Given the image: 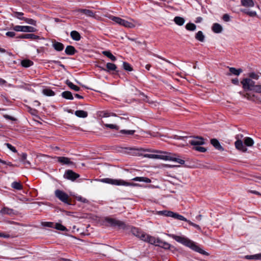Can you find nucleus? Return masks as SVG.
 I'll use <instances>...</instances> for the list:
<instances>
[{
    "mask_svg": "<svg viewBox=\"0 0 261 261\" xmlns=\"http://www.w3.org/2000/svg\"><path fill=\"white\" fill-rule=\"evenodd\" d=\"M169 236L175 240L177 242L180 243L181 244L191 248L192 250L196 252L206 256L209 255V253L208 252L203 250L198 245H197L195 243L186 237L183 236H179L174 234H169Z\"/></svg>",
    "mask_w": 261,
    "mask_h": 261,
    "instance_id": "1",
    "label": "nucleus"
},
{
    "mask_svg": "<svg viewBox=\"0 0 261 261\" xmlns=\"http://www.w3.org/2000/svg\"><path fill=\"white\" fill-rule=\"evenodd\" d=\"M244 91H252L254 92L261 93V85L255 84V82L249 78L244 79L241 81Z\"/></svg>",
    "mask_w": 261,
    "mask_h": 261,
    "instance_id": "2",
    "label": "nucleus"
},
{
    "mask_svg": "<svg viewBox=\"0 0 261 261\" xmlns=\"http://www.w3.org/2000/svg\"><path fill=\"white\" fill-rule=\"evenodd\" d=\"M104 220L106 225L107 226L117 227L119 229H124L126 227L125 224L123 221L115 218L107 217L105 218Z\"/></svg>",
    "mask_w": 261,
    "mask_h": 261,
    "instance_id": "3",
    "label": "nucleus"
},
{
    "mask_svg": "<svg viewBox=\"0 0 261 261\" xmlns=\"http://www.w3.org/2000/svg\"><path fill=\"white\" fill-rule=\"evenodd\" d=\"M100 181L102 182L118 186L121 185L125 186L135 187L139 185L137 184L126 182L122 179H113L109 178H102L100 179Z\"/></svg>",
    "mask_w": 261,
    "mask_h": 261,
    "instance_id": "4",
    "label": "nucleus"
},
{
    "mask_svg": "<svg viewBox=\"0 0 261 261\" xmlns=\"http://www.w3.org/2000/svg\"><path fill=\"white\" fill-rule=\"evenodd\" d=\"M148 243L156 246H159L165 249H169L171 247V245L170 244L161 240L159 238H155L152 236H150V237H149V240H148Z\"/></svg>",
    "mask_w": 261,
    "mask_h": 261,
    "instance_id": "5",
    "label": "nucleus"
},
{
    "mask_svg": "<svg viewBox=\"0 0 261 261\" xmlns=\"http://www.w3.org/2000/svg\"><path fill=\"white\" fill-rule=\"evenodd\" d=\"M55 196L64 203L70 204L69 197L67 194L60 190H56L55 192Z\"/></svg>",
    "mask_w": 261,
    "mask_h": 261,
    "instance_id": "6",
    "label": "nucleus"
},
{
    "mask_svg": "<svg viewBox=\"0 0 261 261\" xmlns=\"http://www.w3.org/2000/svg\"><path fill=\"white\" fill-rule=\"evenodd\" d=\"M153 152H160L161 153L164 154V158H166V159H164V160L165 161H172L174 162H175L176 163H178L180 164L183 165L185 164V162L184 160L178 158L176 156V155H171L170 153H167V152H160L158 150H153L152 151Z\"/></svg>",
    "mask_w": 261,
    "mask_h": 261,
    "instance_id": "7",
    "label": "nucleus"
},
{
    "mask_svg": "<svg viewBox=\"0 0 261 261\" xmlns=\"http://www.w3.org/2000/svg\"><path fill=\"white\" fill-rule=\"evenodd\" d=\"M132 232L134 236L147 243L149 240V237L151 236L144 232L140 231L138 228L135 227L132 229Z\"/></svg>",
    "mask_w": 261,
    "mask_h": 261,
    "instance_id": "8",
    "label": "nucleus"
},
{
    "mask_svg": "<svg viewBox=\"0 0 261 261\" xmlns=\"http://www.w3.org/2000/svg\"><path fill=\"white\" fill-rule=\"evenodd\" d=\"M112 20L115 22L116 23L124 26L126 28H133L135 27V25L132 22H130L127 20H125L124 19H121L120 17L113 16L112 18Z\"/></svg>",
    "mask_w": 261,
    "mask_h": 261,
    "instance_id": "9",
    "label": "nucleus"
},
{
    "mask_svg": "<svg viewBox=\"0 0 261 261\" xmlns=\"http://www.w3.org/2000/svg\"><path fill=\"white\" fill-rule=\"evenodd\" d=\"M12 29L16 32L33 33L37 31L36 28L31 26L15 25L13 26Z\"/></svg>",
    "mask_w": 261,
    "mask_h": 261,
    "instance_id": "10",
    "label": "nucleus"
},
{
    "mask_svg": "<svg viewBox=\"0 0 261 261\" xmlns=\"http://www.w3.org/2000/svg\"><path fill=\"white\" fill-rule=\"evenodd\" d=\"M80 177V175L71 170H67L64 175V177L71 181H74Z\"/></svg>",
    "mask_w": 261,
    "mask_h": 261,
    "instance_id": "11",
    "label": "nucleus"
},
{
    "mask_svg": "<svg viewBox=\"0 0 261 261\" xmlns=\"http://www.w3.org/2000/svg\"><path fill=\"white\" fill-rule=\"evenodd\" d=\"M57 162L61 164L67 165H74V163L70 161V159L67 157L65 156H56Z\"/></svg>",
    "mask_w": 261,
    "mask_h": 261,
    "instance_id": "12",
    "label": "nucleus"
},
{
    "mask_svg": "<svg viewBox=\"0 0 261 261\" xmlns=\"http://www.w3.org/2000/svg\"><path fill=\"white\" fill-rule=\"evenodd\" d=\"M189 143L193 146H198L204 144V139L201 137H195L189 141Z\"/></svg>",
    "mask_w": 261,
    "mask_h": 261,
    "instance_id": "13",
    "label": "nucleus"
},
{
    "mask_svg": "<svg viewBox=\"0 0 261 261\" xmlns=\"http://www.w3.org/2000/svg\"><path fill=\"white\" fill-rule=\"evenodd\" d=\"M236 139H237V140L234 143L236 148L243 152L247 151V149L244 145L243 142L240 139H239V135L237 136Z\"/></svg>",
    "mask_w": 261,
    "mask_h": 261,
    "instance_id": "14",
    "label": "nucleus"
},
{
    "mask_svg": "<svg viewBox=\"0 0 261 261\" xmlns=\"http://www.w3.org/2000/svg\"><path fill=\"white\" fill-rule=\"evenodd\" d=\"M0 214L2 215H8L12 216L16 214L15 211L8 207H4L1 211Z\"/></svg>",
    "mask_w": 261,
    "mask_h": 261,
    "instance_id": "15",
    "label": "nucleus"
},
{
    "mask_svg": "<svg viewBox=\"0 0 261 261\" xmlns=\"http://www.w3.org/2000/svg\"><path fill=\"white\" fill-rule=\"evenodd\" d=\"M75 11L82 13L85 15L90 17H93L94 16L93 12L88 9H79L75 10Z\"/></svg>",
    "mask_w": 261,
    "mask_h": 261,
    "instance_id": "16",
    "label": "nucleus"
},
{
    "mask_svg": "<svg viewBox=\"0 0 261 261\" xmlns=\"http://www.w3.org/2000/svg\"><path fill=\"white\" fill-rule=\"evenodd\" d=\"M53 46L54 48L58 51H61L63 50L64 47L63 44L56 41L53 42Z\"/></svg>",
    "mask_w": 261,
    "mask_h": 261,
    "instance_id": "17",
    "label": "nucleus"
},
{
    "mask_svg": "<svg viewBox=\"0 0 261 261\" xmlns=\"http://www.w3.org/2000/svg\"><path fill=\"white\" fill-rule=\"evenodd\" d=\"M211 143L215 147V148L219 150H223L224 149L220 145L218 140L216 139H212L211 140Z\"/></svg>",
    "mask_w": 261,
    "mask_h": 261,
    "instance_id": "18",
    "label": "nucleus"
},
{
    "mask_svg": "<svg viewBox=\"0 0 261 261\" xmlns=\"http://www.w3.org/2000/svg\"><path fill=\"white\" fill-rule=\"evenodd\" d=\"M106 69L102 68V70L107 72H109L111 71H115L117 68L116 65L112 63H108L106 65Z\"/></svg>",
    "mask_w": 261,
    "mask_h": 261,
    "instance_id": "19",
    "label": "nucleus"
},
{
    "mask_svg": "<svg viewBox=\"0 0 261 261\" xmlns=\"http://www.w3.org/2000/svg\"><path fill=\"white\" fill-rule=\"evenodd\" d=\"M76 51V50L74 47L71 45H68L65 50V53L70 56L73 55Z\"/></svg>",
    "mask_w": 261,
    "mask_h": 261,
    "instance_id": "20",
    "label": "nucleus"
},
{
    "mask_svg": "<svg viewBox=\"0 0 261 261\" xmlns=\"http://www.w3.org/2000/svg\"><path fill=\"white\" fill-rule=\"evenodd\" d=\"M145 157H147L150 159H166L164 158V154H146L144 155Z\"/></svg>",
    "mask_w": 261,
    "mask_h": 261,
    "instance_id": "21",
    "label": "nucleus"
},
{
    "mask_svg": "<svg viewBox=\"0 0 261 261\" xmlns=\"http://www.w3.org/2000/svg\"><path fill=\"white\" fill-rule=\"evenodd\" d=\"M17 18L24 21L26 23L33 25H36V21L34 19H33L32 18H28L26 17H19V16H17Z\"/></svg>",
    "mask_w": 261,
    "mask_h": 261,
    "instance_id": "22",
    "label": "nucleus"
},
{
    "mask_svg": "<svg viewBox=\"0 0 261 261\" xmlns=\"http://www.w3.org/2000/svg\"><path fill=\"white\" fill-rule=\"evenodd\" d=\"M33 62L29 59H24L22 60L21 61V65L25 68H28L30 66H32L33 65Z\"/></svg>",
    "mask_w": 261,
    "mask_h": 261,
    "instance_id": "23",
    "label": "nucleus"
},
{
    "mask_svg": "<svg viewBox=\"0 0 261 261\" xmlns=\"http://www.w3.org/2000/svg\"><path fill=\"white\" fill-rule=\"evenodd\" d=\"M212 29L213 31L215 33H220L222 31V26L218 23H214Z\"/></svg>",
    "mask_w": 261,
    "mask_h": 261,
    "instance_id": "24",
    "label": "nucleus"
},
{
    "mask_svg": "<svg viewBox=\"0 0 261 261\" xmlns=\"http://www.w3.org/2000/svg\"><path fill=\"white\" fill-rule=\"evenodd\" d=\"M70 36L71 38L75 41H79L81 38L80 33L76 31H71Z\"/></svg>",
    "mask_w": 261,
    "mask_h": 261,
    "instance_id": "25",
    "label": "nucleus"
},
{
    "mask_svg": "<svg viewBox=\"0 0 261 261\" xmlns=\"http://www.w3.org/2000/svg\"><path fill=\"white\" fill-rule=\"evenodd\" d=\"M132 180L137 181H142L146 183H150L151 180L150 179L146 177H136L132 179Z\"/></svg>",
    "mask_w": 261,
    "mask_h": 261,
    "instance_id": "26",
    "label": "nucleus"
},
{
    "mask_svg": "<svg viewBox=\"0 0 261 261\" xmlns=\"http://www.w3.org/2000/svg\"><path fill=\"white\" fill-rule=\"evenodd\" d=\"M75 115L80 118H86L88 116V113L83 110H77L75 112Z\"/></svg>",
    "mask_w": 261,
    "mask_h": 261,
    "instance_id": "27",
    "label": "nucleus"
},
{
    "mask_svg": "<svg viewBox=\"0 0 261 261\" xmlns=\"http://www.w3.org/2000/svg\"><path fill=\"white\" fill-rule=\"evenodd\" d=\"M245 258L247 259L261 260V253L254 255H247L245 256Z\"/></svg>",
    "mask_w": 261,
    "mask_h": 261,
    "instance_id": "28",
    "label": "nucleus"
},
{
    "mask_svg": "<svg viewBox=\"0 0 261 261\" xmlns=\"http://www.w3.org/2000/svg\"><path fill=\"white\" fill-rule=\"evenodd\" d=\"M174 21L176 24L181 26L184 24L185 20L181 17L176 16L174 18Z\"/></svg>",
    "mask_w": 261,
    "mask_h": 261,
    "instance_id": "29",
    "label": "nucleus"
},
{
    "mask_svg": "<svg viewBox=\"0 0 261 261\" xmlns=\"http://www.w3.org/2000/svg\"><path fill=\"white\" fill-rule=\"evenodd\" d=\"M66 84L71 89L75 91H79L80 89V88L79 87L74 85L72 82H71L68 80H66Z\"/></svg>",
    "mask_w": 261,
    "mask_h": 261,
    "instance_id": "30",
    "label": "nucleus"
},
{
    "mask_svg": "<svg viewBox=\"0 0 261 261\" xmlns=\"http://www.w3.org/2000/svg\"><path fill=\"white\" fill-rule=\"evenodd\" d=\"M62 96L63 98L67 99H69V100L73 99V97L72 96L71 92L70 91H68L63 92L62 93Z\"/></svg>",
    "mask_w": 261,
    "mask_h": 261,
    "instance_id": "31",
    "label": "nucleus"
},
{
    "mask_svg": "<svg viewBox=\"0 0 261 261\" xmlns=\"http://www.w3.org/2000/svg\"><path fill=\"white\" fill-rule=\"evenodd\" d=\"M171 217L177 220L184 221L185 222H186V221H187V219L185 217H184L183 216L180 215L178 214V213H174L173 212L172 216Z\"/></svg>",
    "mask_w": 261,
    "mask_h": 261,
    "instance_id": "32",
    "label": "nucleus"
},
{
    "mask_svg": "<svg viewBox=\"0 0 261 261\" xmlns=\"http://www.w3.org/2000/svg\"><path fill=\"white\" fill-rule=\"evenodd\" d=\"M241 4L243 6L247 7H251L254 6L252 0H241Z\"/></svg>",
    "mask_w": 261,
    "mask_h": 261,
    "instance_id": "33",
    "label": "nucleus"
},
{
    "mask_svg": "<svg viewBox=\"0 0 261 261\" xmlns=\"http://www.w3.org/2000/svg\"><path fill=\"white\" fill-rule=\"evenodd\" d=\"M195 38L200 42H203L204 41L205 37L202 32L199 31L196 34Z\"/></svg>",
    "mask_w": 261,
    "mask_h": 261,
    "instance_id": "34",
    "label": "nucleus"
},
{
    "mask_svg": "<svg viewBox=\"0 0 261 261\" xmlns=\"http://www.w3.org/2000/svg\"><path fill=\"white\" fill-rule=\"evenodd\" d=\"M229 70L231 74L235 75H239L242 72L241 68L237 69L234 67H229Z\"/></svg>",
    "mask_w": 261,
    "mask_h": 261,
    "instance_id": "35",
    "label": "nucleus"
},
{
    "mask_svg": "<svg viewBox=\"0 0 261 261\" xmlns=\"http://www.w3.org/2000/svg\"><path fill=\"white\" fill-rule=\"evenodd\" d=\"M102 53L103 55L110 58L112 61L116 60V58L110 51H103Z\"/></svg>",
    "mask_w": 261,
    "mask_h": 261,
    "instance_id": "36",
    "label": "nucleus"
},
{
    "mask_svg": "<svg viewBox=\"0 0 261 261\" xmlns=\"http://www.w3.org/2000/svg\"><path fill=\"white\" fill-rule=\"evenodd\" d=\"M23 37H25V39H30L32 40H36L40 38L39 36L36 35L34 34H24Z\"/></svg>",
    "mask_w": 261,
    "mask_h": 261,
    "instance_id": "37",
    "label": "nucleus"
},
{
    "mask_svg": "<svg viewBox=\"0 0 261 261\" xmlns=\"http://www.w3.org/2000/svg\"><path fill=\"white\" fill-rule=\"evenodd\" d=\"M244 144L247 146H252L254 144V141L250 137H246L244 139Z\"/></svg>",
    "mask_w": 261,
    "mask_h": 261,
    "instance_id": "38",
    "label": "nucleus"
},
{
    "mask_svg": "<svg viewBox=\"0 0 261 261\" xmlns=\"http://www.w3.org/2000/svg\"><path fill=\"white\" fill-rule=\"evenodd\" d=\"M11 187L16 190H20L22 189V186L20 182L14 181L11 184Z\"/></svg>",
    "mask_w": 261,
    "mask_h": 261,
    "instance_id": "39",
    "label": "nucleus"
},
{
    "mask_svg": "<svg viewBox=\"0 0 261 261\" xmlns=\"http://www.w3.org/2000/svg\"><path fill=\"white\" fill-rule=\"evenodd\" d=\"M240 94L242 95V96L243 97L247 98L248 100H254V97L255 95L253 94H251L249 93H242L240 92Z\"/></svg>",
    "mask_w": 261,
    "mask_h": 261,
    "instance_id": "40",
    "label": "nucleus"
},
{
    "mask_svg": "<svg viewBox=\"0 0 261 261\" xmlns=\"http://www.w3.org/2000/svg\"><path fill=\"white\" fill-rule=\"evenodd\" d=\"M43 93L47 96H54L55 93V92L50 89H44L42 91Z\"/></svg>",
    "mask_w": 261,
    "mask_h": 261,
    "instance_id": "41",
    "label": "nucleus"
},
{
    "mask_svg": "<svg viewBox=\"0 0 261 261\" xmlns=\"http://www.w3.org/2000/svg\"><path fill=\"white\" fill-rule=\"evenodd\" d=\"M135 133V130H125V129H121L120 130V133L122 134H124L126 135H133Z\"/></svg>",
    "mask_w": 261,
    "mask_h": 261,
    "instance_id": "42",
    "label": "nucleus"
},
{
    "mask_svg": "<svg viewBox=\"0 0 261 261\" xmlns=\"http://www.w3.org/2000/svg\"><path fill=\"white\" fill-rule=\"evenodd\" d=\"M196 26L193 23H188L186 25V29L188 31H193L196 29Z\"/></svg>",
    "mask_w": 261,
    "mask_h": 261,
    "instance_id": "43",
    "label": "nucleus"
},
{
    "mask_svg": "<svg viewBox=\"0 0 261 261\" xmlns=\"http://www.w3.org/2000/svg\"><path fill=\"white\" fill-rule=\"evenodd\" d=\"M54 228L61 231H65L67 230L66 228L64 226L60 223H55Z\"/></svg>",
    "mask_w": 261,
    "mask_h": 261,
    "instance_id": "44",
    "label": "nucleus"
},
{
    "mask_svg": "<svg viewBox=\"0 0 261 261\" xmlns=\"http://www.w3.org/2000/svg\"><path fill=\"white\" fill-rule=\"evenodd\" d=\"M123 67L124 69L126 71H131L133 70V68L130 65L129 63L125 62H124L123 63Z\"/></svg>",
    "mask_w": 261,
    "mask_h": 261,
    "instance_id": "45",
    "label": "nucleus"
},
{
    "mask_svg": "<svg viewBox=\"0 0 261 261\" xmlns=\"http://www.w3.org/2000/svg\"><path fill=\"white\" fill-rule=\"evenodd\" d=\"M41 225L44 227L54 228L55 223L50 222H42Z\"/></svg>",
    "mask_w": 261,
    "mask_h": 261,
    "instance_id": "46",
    "label": "nucleus"
},
{
    "mask_svg": "<svg viewBox=\"0 0 261 261\" xmlns=\"http://www.w3.org/2000/svg\"><path fill=\"white\" fill-rule=\"evenodd\" d=\"M241 11V12L248 15L250 16H254L256 14L255 11H249L246 9H242Z\"/></svg>",
    "mask_w": 261,
    "mask_h": 261,
    "instance_id": "47",
    "label": "nucleus"
},
{
    "mask_svg": "<svg viewBox=\"0 0 261 261\" xmlns=\"http://www.w3.org/2000/svg\"><path fill=\"white\" fill-rule=\"evenodd\" d=\"M105 126L111 129H113L115 130H118L119 129V126L116 125V124H105Z\"/></svg>",
    "mask_w": 261,
    "mask_h": 261,
    "instance_id": "48",
    "label": "nucleus"
},
{
    "mask_svg": "<svg viewBox=\"0 0 261 261\" xmlns=\"http://www.w3.org/2000/svg\"><path fill=\"white\" fill-rule=\"evenodd\" d=\"M159 213L162 214L165 216L171 217L172 216L173 212L169 211H160L159 212Z\"/></svg>",
    "mask_w": 261,
    "mask_h": 261,
    "instance_id": "49",
    "label": "nucleus"
},
{
    "mask_svg": "<svg viewBox=\"0 0 261 261\" xmlns=\"http://www.w3.org/2000/svg\"><path fill=\"white\" fill-rule=\"evenodd\" d=\"M194 149L197 151H198L200 152H205L206 151L205 148L201 146H195L194 147Z\"/></svg>",
    "mask_w": 261,
    "mask_h": 261,
    "instance_id": "50",
    "label": "nucleus"
},
{
    "mask_svg": "<svg viewBox=\"0 0 261 261\" xmlns=\"http://www.w3.org/2000/svg\"><path fill=\"white\" fill-rule=\"evenodd\" d=\"M5 145L13 152L16 153L17 152V150L15 147L12 146L11 144L9 143H5Z\"/></svg>",
    "mask_w": 261,
    "mask_h": 261,
    "instance_id": "51",
    "label": "nucleus"
},
{
    "mask_svg": "<svg viewBox=\"0 0 261 261\" xmlns=\"http://www.w3.org/2000/svg\"><path fill=\"white\" fill-rule=\"evenodd\" d=\"M186 222H188L190 225L194 227L195 228H196L198 230H201V228L199 226V225L193 223L192 222H191V221H190V220H189L188 219H187V221H186Z\"/></svg>",
    "mask_w": 261,
    "mask_h": 261,
    "instance_id": "52",
    "label": "nucleus"
},
{
    "mask_svg": "<svg viewBox=\"0 0 261 261\" xmlns=\"http://www.w3.org/2000/svg\"><path fill=\"white\" fill-rule=\"evenodd\" d=\"M249 76L253 79L258 80L259 78V75L256 74L254 72H251L249 74Z\"/></svg>",
    "mask_w": 261,
    "mask_h": 261,
    "instance_id": "53",
    "label": "nucleus"
},
{
    "mask_svg": "<svg viewBox=\"0 0 261 261\" xmlns=\"http://www.w3.org/2000/svg\"><path fill=\"white\" fill-rule=\"evenodd\" d=\"M0 163L3 164L4 165H7L10 167H14L15 166V165H14L11 162H7L6 161L2 160L1 159H0Z\"/></svg>",
    "mask_w": 261,
    "mask_h": 261,
    "instance_id": "54",
    "label": "nucleus"
},
{
    "mask_svg": "<svg viewBox=\"0 0 261 261\" xmlns=\"http://www.w3.org/2000/svg\"><path fill=\"white\" fill-rule=\"evenodd\" d=\"M222 18H223V20L226 22H228L230 20V16L227 14H224Z\"/></svg>",
    "mask_w": 261,
    "mask_h": 261,
    "instance_id": "55",
    "label": "nucleus"
},
{
    "mask_svg": "<svg viewBox=\"0 0 261 261\" xmlns=\"http://www.w3.org/2000/svg\"><path fill=\"white\" fill-rule=\"evenodd\" d=\"M6 35L7 37L13 38L15 36L16 34L14 32H8L6 33Z\"/></svg>",
    "mask_w": 261,
    "mask_h": 261,
    "instance_id": "56",
    "label": "nucleus"
},
{
    "mask_svg": "<svg viewBox=\"0 0 261 261\" xmlns=\"http://www.w3.org/2000/svg\"><path fill=\"white\" fill-rule=\"evenodd\" d=\"M77 200L79 201H81L83 203H87L88 202V200L85 198H83L81 196L77 197Z\"/></svg>",
    "mask_w": 261,
    "mask_h": 261,
    "instance_id": "57",
    "label": "nucleus"
},
{
    "mask_svg": "<svg viewBox=\"0 0 261 261\" xmlns=\"http://www.w3.org/2000/svg\"><path fill=\"white\" fill-rule=\"evenodd\" d=\"M4 117L7 119L12 120V121H14L16 120L15 118H14V117H13L11 116L8 115H5Z\"/></svg>",
    "mask_w": 261,
    "mask_h": 261,
    "instance_id": "58",
    "label": "nucleus"
},
{
    "mask_svg": "<svg viewBox=\"0 0 261 261\" xmlns=\"http://www.w3.org/2000/svg\"><path fill=\"white\" fill-rule=\"evenodd\" d=\"M9 237H10L9 234L0 232V237H1V238H9Z\"/></svg>",
    "mask_w": 261,
    "mask_h": 261,
    "instance_id": "59",
    "label": "nucleus"
},
{
    "mask_svg": "<svg viewBox=\"0 0 261 261\" xmlns=\"http://www.w3.org/2000/svg\"><path fill=\"white\" fill-rule=\"evenodd\" d=\"M21 160L22 161H24L26 159H27V154L26 153H22V154L21 155Z\"/></svg>",
    "mask_w": 261,
    "mask_h": 261,
    "instance_id": "60",
    "label": "nucleus"
},
{
    "mask_svg": "<svg viewBox=\"0 0 261 261\" xmlns=\"http://www.w3.org/2000/svg\"><path fill=\"white\" fill-rule=\"evenodd\" d=\"M15 16L17 18V16H19V17H22L21 16L23 15V13L22 12H15Z\"/></svg>",
    "mask_w": 261,
    "mask_h": 261,
    "instance_id": "61",
    "label": "nucleus"
},
{
    "mask_svg": "<svg viewBox=\"0 0 261 261\" xmlns=\"http://www.w3.org/2000/svg\"><path fill=\"white\" fill-rule=\"evenodd\" d=\"M157 57H158L159 58H160V59H162V60H164V61H166V62H167V63H169V64H172V65H173V64L172 63H171L170 61H169V60H166V59H165V58H163V57H161V56H158Z\"/></svg>",
    "mask_w": 261,
    "mask_h": 261,
    "instance_id": "62",
    "label": "nucleus"
},
{
    "mask_svg": "<svg viewBox=\"0 0 261 261\" xmlns=\"http://www.w3.org/2000/svg\"><path fill=\"white\" fill-rule=\"evenodd\" d=\"M232 83L235 85H238L239 84V80L237 78H236L232 80Z\"/></svg>",
    "mask_w": 261,
    "mask_h": 261,
    "instance_id": "63",
    "label": "nucleus"
},
{
    "mask_svg": "<svg viewBox=\"0 0 261 261\" xmlns=\"http://www.w3.org/2000/svg\"><path fill=\"white\" fill-rule=\"evenodd\" d=\"M75 97L77 98H79V99H83V97L78 94H75L74 95Z\"/></svg>",
    "mask_w": 261,
    "mask_h": 261,
    "instance_id": "64",
    "label": "nucleus"
}]
</instances>
